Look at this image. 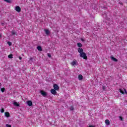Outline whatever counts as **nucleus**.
Masks as SVG:
<instances>
[{"mask_svg": "<svg viewBox=\"0 0 127 127\" xmlns=\"http://www.w3.org/2000/svg\"><path fill=\"white\" fill-rule=\"evenodd\" d=\"M80 57H81V58H83V59L87 60L88 59V58L87 57V55H86L85 53H81L79 54Z\"/></svg>", "mask_w": 127, "mask_h": 127, "instance_id": "nucleus-1", "label": "nucleus"}, {"mask_svg": "<svg viewBox=\"0 0 127 127\" xmlns=\"http://www.w3.org/2000/svg\"><path fill=\"white\" fill-rule=\"evenodd\" d=\"M119 91L121 94H127V89L125 88L120 89Z\"/></svg>", "mask_w": 127, "mask_h": 127, "instance_id": "nucleus-2", "label": "nucleus"}, {"mask_svg": "<svg viewBox=\"0 0 127 127\" xmlns=\"http://www.w3.org/2000/svg\"><path fill=\"white\" fill-rule=\"evenodd\" d=\"M40 93L41 94V95H42V96L43 97H47V92H46L44 91L41 90L40 91Z\"/></svg>", "mask_w": 127, "mask_h": 127, "instance_id": "nucleus-3", "label": "nucleus"}, {"mask_svg": "<svg viewBox=\"0 0 127 127\" xmlns=\"http://www.w3.org/2000/svg\"><path fill=\"white\" fill-rule=\"evenodd\" d=\"M15 10H16V11H17V12H20V11H21V8H20V7H19V6H16L15 7Z\"/></svg>", "mask_w": 127, "mask_h": 127, "instance_id": "nucleus-4", "label": "nucleus"}, {"mask_svg": "<svg viewBox=\"0 0 127 127\" xmlns=\"http://www.w3.org/2000/svg\"><path fill=\"white\" fill-rule=\"evenodd\" d=\"M10 33L11 34V36L13 35H17V32L14 31V30H12L10 32Z\"/></svg>", "mask_w": 127, "mask_h": 127, "instance_id": "nucleus-5", "label": "nucleus"}, {"mask_svg": "<svg viewBox=\"0 0 127 127\" xmlns=\"http://www.w3.org/2000/svg\"><path fill=\"white\" fill-rule=\"evenodd\" d=\"M53 87L56 91H58V90H59V86L57 84H54Z\"/></svg>", "mask_w": 127, "mask_h": 127, "instance_id": "nucleus-6", "label": "nucleus"}, {"mask_svg": "<svg viewBox=\"0 0 127 127\" xmlns=\"http://www.w3.org/2000/svg\"><path fill=\"white\" fill-rule=\"evenodd\" d=\"M51 93L53 95H56V94H57V92L56 91V90H55V89H51Z\"/></svg>", "mask_w": 127, "mask_h": 127, "instance_id": "nucleus-7", "label": "nucleus"}, {"mask_svg": "<svg viewBox=\"0 0 127 127\" xmlns=\"http://www.w3.org/2000/svg\"><path fill=\"white\" fill-rule=\"evenodd\" d=\"M77 50H78V52L80 53V54H81V53H83L84 51V50H83V49L81 48H78Z\"/></svg>", "mask_w": 127, "mask_h": 127, "instance_id": "nucleus-8", "label": "nucleus"}, {"mask_svg": "<svg viewBox=\"0 0 127 127\" xmlns=\"http://www.w3.org/2000/svg\"><path fill=\"white\" fill-rule=\"evenodd\" d=\"M27 104L28 106H29V107H31V106H32V101L29 100L27 102Z\"/></svg>", "mask_w": 127, "mask_h": 127, "instance_id": "nucleus-9", "label": "nucleus"}, {"mask_svg": "<svg viewBox=\"0 0 127 127\" xmlns=\"http://www.w3.org/2000/svg\"><path fill=\"white\" fill-rule=\"evenodd\" d=\"M44 31L47 35H49L50 31L48 29H45Z\"/></svg>", "mask_w": 127, "mask_h": 127, "instance_id": "nucleus-10", "label": "nucleus"}, {"mask_svg": "<svg viewBox=\"0 0 127 127\" xmlns=\"http://www.w3.org/2000/svg\"><path fill=\"white\" fill-rule=\"evenodd\" d=\"M13 104L15 107H19V104L15 101H14Z\"/></svg>", "mask_w": 127, "mask_h": 127, "instance_id": "nucleus-11", "label": "nucleus"}, {"mask_svg": "<svg viewBox=\"0 0 127 127\" xmlns=\"http://www.w3.org/2000/svg\"><path fill=\"white\" fill-rule=\"evenodd\" d=\"M71 65L72 66H74L75 65H77V61L76 60H74L71 63Z\"/></svg>", "mask_w": 127, "mask_h": 127, "instance_id": "nucleus-12", "label": "nucleus"}, {"mask_svg": "<svg viewBox=\"0 0 127 127\" xmlns=\"http://www.w3.org/2000/svg\"><path fill=\"white\" fill-rule=\"evenodd\" d=\"M105 124L106 125H107V126H110V121L109 120H106Z\"/></svg>", "mask_w": 127, "mask_h": 127, "instance_id": "nucleus-13", "label": "nucleus"}, {"mask_svg": "<svg viewBox=\"0 0 127 127\" xmlns=\"http://www.w3.org/2000/svg\"><path fill=\"white\" fill-rule=\"evenodd\" d=\"M37 49L38 50V51H42V48L40 46H37Z\"/></svg>", "mask_w": 127, "mask_h": 127, "instance_id": "nucleus-14", "label": "nucleus"}, {"mask_svg": "<svg viewBox=\"0 0 127 127\" xmlns=\"http://www.w3.org/2000/svg\"><path fill=\"white\" fill-rule=\"evenodd\" d=\"M111 59L112 60H113V61H114V62H118V59H116L114 57H111Z\"/></svg>", "mask_w": 127, "mask_h": 127, "instance_id": "nucleus-15", "label": "nucleus"}, {"mask_svg": "<svg viewBox=\"0 0 127 127\" xmlns=\"http://www.w3.org/2000/svg\"><path fill=\"white\" fill-rule=\"evenodd\" d=\"M78 79L80 80H83V75H82V74H79L78 75Z\"/></svg>", "mask_w": 127, "mask_h": 127, "instance_id": "nucleus-16", "label": "nucleus"}, {"mask_svg": "<svg viewBox=\"0 0 127 127\" xmlns=\"http://www.w3.org/2000/svg\"><path fill=\"white\" fill-rule=\"evenodd\" d=\"M5 117H6V118H8L9 117V113L6 112H5Z\"/></svg>", "mask_w": 127, "mask_h": 127, "instance_id": "nucleus-17", "label": "nucleus"}, {"mask_svg": "<svg viewBox=\"0 0 127 127\" xmlns=\"http://www.w3.org/2000/svg\"><path fill=\"white\" fill-rule=\"evenodd\" d=\"M77 46L78 47H82V46H83V45H82V44L81 43H77Z\"/></svg>", "mask_w": 127, "mask_h": 127, "instance_id": "nucleus-18", "label": "nucleus"}, {"mask_svg": "<svg viewBox=\"0 0 127 127\" xmlns=\"http://www.w3.org/2000/svg\"><path fill=\"white\" fill-rule=\"evenodd\" d=\"M4 1L6 2H7L8 3H11V0H4Z\"/></svg>", "mask_w": 127, "mask_h": 127, "instance_id": "nucleus-19", "label": "nucleus"}, {"mask_svg": "<svg viewBox=\"0 0 127 127\" xmlns=\"http://www.w3.org/2000/svg\"><path fill=\"white\" fill-rule=\"evenodd\" d=\"M7 44L9 46H11V45H12V43H11V42L8 41L7 42Z\"/></svg>", "mask_w": 127, "mask_h": 127, "instance_id": "nucleus-20", "label": "nucleus"}, {"mask_svg": "<svg viewBox=\"0 0 127 127\" xmlns=\"http://www.w3.org/2000/svg\"><path fill=\"white\" fill-rule=\"evenodd\" d=\"M12 56H13V55L12 54L9 55L8 56V58H10V59H11L12 58H13V57Z\"/></svg>", "mask_w": 127, "mask_h": 127, "instance_id": "nucleus-21", "label": "nucleus"}, {"mask_svg": "<svg viewBox=\"0 0 127 127\" xmlns=\"http://www.w3.org/2000/svg\"><path fill=\"white\" fill-rule=\"evenodd\" d=\"M4 91H5V88H1V91L3 93V92H4Z\"/></svg>", "mask_w": 127, "mask_h": 127, "instance_id": "nucleus-22", "label": "nucleus"}, {"mask_svg": "<svg viewBox=\"0 0 127 127\" xmlns=\"http://www.w3.org/2000/svg\"><path fill=\"white\" fill-rule=\"evenodd\" d=\"M70 111H74V107L73 106H71L70 107Z\"/></svg>", "mask_w": 127, "mask_h": 127, "instance_id": "nucleus-23", "label": "nucleus"}, {"mask_svg": "<svg viewBox=\"0 0 127 127\" xmlns=\"http://www.w3.org/2000/svg\"><path fill=\"white\" fill-rule=\"evenodd\" d=\"M29 61H31V62H33V58H30Z\"/></svg>", "mask_w": 127, "mask_h": 127, "instance_id": "nucleus-24", "label": "nucleus"}, {"mask_svg": "<svg viewBox=\"0 0 127 127\" xmlns=\"http://www.w3.org/2000/svg\"><path fill=\"white\" fill-rule=\"evenodd\" d=\"M48 57L49 58H51V55L49 53H48Z\"/></svg>", "mask_w": 127, "mask_h": 127, "instance_id": "nucleus-25", "label": "nucleus"}, {"mask_svg": "<svg viewBox=\"0 0 127 127\" xmlns=\"http://www.w3.org/2000/svg\"><path fill=\"white\" fill-rule=\"evenodd\" d=\"M1 113H4V109H1L0 110Z\"/></svg>", "mask_w": 127, "mask_h": 127, "instance_id": "nucleus-26", "label": "nucleus"}, {"mask_svg": "<svg viewBox=\"0 0 127 127\" xmlns=\"http://www.w3.org/2000/svg\"><path fill=\"white\" fill-rule=\"evenodd\" d=\"M6 127H11V125H9L8 124H6Z\"/></svg>", "mask_w": 127, "mask_h": 127, "instance_id": "nucleus-27", "label": "nucleus"}, {"mask_svg": "<svg viewBox=\"0 0 127 127\" xmlns=\"http://www.w3.org/2000/svg\"><path fill=\"white\" fill-rule=\"evenodd\" d=\"M102 9H107V7L105 6L102 7Z\"/></svg>", "mask_w": 127, "mask_h": 127, "instance_id": "nucleus-28", "label": "nucleus"}, {"mask_svg": "<svg viewBox=\"0 0 127 127\" xmlns=\"http://www.w3.org/2000/svg\"><path fill=\"white\" fill-rule=\"evenodd\" d=\"M102 89H103V91H105L106 90V87L103 86Z\"/></svg>", "mask_w": 127, "mask_h": 127, "instance_id": "nucleus-29", "label": "nucleus"}, {"mask_svg": "<svg viewBox=\"0 0 127 127\" xmlns=\"http://www.w3.org/2000/svg\"><path fill=\"white\" fill-rule=\"evenodd\" d=\"M19 59L20 60H21L22 59V58H21V57H19Z\"/></svg>", "mask_w": 127, "mask_h": 127, "instance_id": "nucleus-30", "label": "nucleus"}, {"mask_svg": "<svg viewBox=\"0 0 127 127\" xmlns=\"http://www.w3.org/2000/svg\"><path fill=\"white\" fill-rule=\"evenodd\" d=\"M120 4H121V5H123V3L122 2H119Z\"/></svg>", "mask_w": 127, "mask_h": 127, "instance_id": "nucleus-31", "label": "nucleus"}, {"mask_svg": "<svg viewBox=\"0 0 127 127\" xmlns=\"http://www.w3.org/2000/svg\"><path fill=\"white\" fill-rule=\"evenodd\" d=\"M89 127H94V126H92V125H90V126H89Z\"/></svg>", "mask_w": 127, "mask_h": 127, "instance_id": "nucleus-32", "label": "nucleus"}, {"mask_svg": "<svg viewBox=\"0 0 127 127\" xmlns=\"http://www.w3.org/2000/svg\"><path fill=\"white\" fill-rule=\"evenodd\" d=\"M104 14H107V12H106V11H105V12H104Z\"/></svg>", "mask_w": 127, "mask_h": 127, "instance_id": "nucleus-33", "label": "nucleus"}, {"mask_svg": "<svg viewBox=\"0 0 127 127\" xmlns=\"http://www.w3.org/2000/svg\"><path fill=\"white\" fill-rule=\"evenodd\" d=\"M1 25H4V23H1Z\"/></svg>", "mask_w": 127, "mask_h": 127, "instance_id": "nucleus-34", "label": "nucleus"}, {"mask_svg": "<svg viewBox=\"0 0 127 127\" xmlns=\"http://www.w3.org/2000/svg\"><path fill=\"white\" fill-rule=\"evenodd\" d=\"M120 119L121 121H123V118H122V117H120Z\"/></svg>", "mask_w": 127, "mask_h": 127, "instance_id": "nucleus-35", "label": "nucleus"}, {"mask_svg": "<svg viewBox=\"0 0 127 127\" xmlns=\"http://www.w3.org/2000/svg\"><path fill=\"white\" fill-rule=\"evenodd\" d=\"M81 41H85L83 39H81Z\"/></svg>", "mask_w": 127, "mask_h": 127, "instance_id": "nucleus-36", "label": "nucleus"}, {"mask_svg": "<svg viewBox=\"0 0 127 127\" xmlns=\"http://www.w3.org/2000/svg\"><path fill=\"white\" fill-rule=\"evenodd\" d=\"M0 86H1V83H0Z\"/></svg>", "mask_w": 127, "mask_h": 127, "instance_id": "nucleus-37", "label": "nucleus"}, {"mask_svg": "<svg viewBox=\"0 0 127 127\" xmlns=\"http://www.w3.org/2000/svg\"><path fill=\"white\" fill-rule=\"evenodd\" d=\"M0 37H1V35H0Z\"/></svg>", "mask_w": 127, "mask_h": 127, "instance_id": "nucleus-38", "label": "nucleus"}]
</instances>
